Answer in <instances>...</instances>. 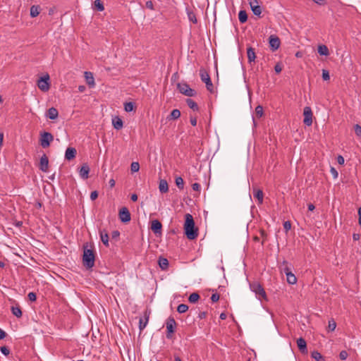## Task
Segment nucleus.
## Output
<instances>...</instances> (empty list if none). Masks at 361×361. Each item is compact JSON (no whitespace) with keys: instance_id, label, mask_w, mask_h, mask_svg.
<instances>
[{"instance_id":"nucleus-1","label":"nucleus","mask_w":361,"mask_h":361,"mask_svg":"<svg viewBox=\"0 0 361 361\" xmlns=\"http://www.w3.org/2000/svg\"><path fill=\"white\" fill-rule=\"evenodd\" d=\"M185 218V233L188 239L194 240L197 237L198 233L197 229L195 228V222L192 216L190 214H186Z\"/></svg>"},{"instance_id":"nucleus-2","label":"nucleus","mask_w":361,"mask_h":361,"mask_svg":"<svg viewBox=\"0 0 361 361\" xmlns=\"http://www.w3.org/2000/svg\"><path fill=\"white\" fill-rule=\"evenodd\" d=\"M95 256L93 250L88 248V245H84L82 262L87 269H91L94 266Z\"/></svg>"},{"instance_id":"nucleus-3","label":"nucleus","mask_w":361,"mask_h":361,"mask_svg":"<svg viewBox=\"0 0 361 361\" xmlns=\"http://www.w3.org/2000/svg\"><path fill=\"white\" fill-rule=\"evenodd\" d=\"M200 76L202 81L206 84L207 90L211 93H213L214 92V88L208 72L204 68H201L200 70Z\"/></svg>"},{"instance_id":"nucleus-4","label":"nucleus","mask_w":361,"mask_h":361,"mask_svg":"<svg viewBox=\"0 0 361 361\" xmlns=\"http://www.w3.org/2000/svg\"><path fill=\"white\" fill-rule=\"evenodd\" d=\"M250 286L251 290L255 293L256 297L259 300H267V295L265 290L259 283L255 282L251 283Z\"/></svg>"},{"instance_id":"nucleus-5","label":"nucleus","mask_w":361,"mask_h":361,"mask_svg":"<svg viewBox=\"0 0 361 361\" xmlns=\"http://www.w3.org/2000/svg\"><path fill=\"white\" fill-rule=\"evenodd\" d=\"M166 338L170 339L172 338L173 334L175 332L176 322L173 317H169L166 322Z\"/></svg>"},{"instance_id":"nucleus-6","label":"nucleus","mask_w":361,"mask_h":361,"mask_svg":"<svg viewBox=\"0 0 361 361\" xmlns=\"http://www.w3.org/2000/svg\"><path fill=\"white\" fill-rule=\"evenodd\" d=\"M37 86L42 92H47L50 88L49 75L46 74L41 77L37 81Z\"/></svg>"},{"instance_id":"nucleus-7","label":"nucleus","mask_w":361,"mask_h":361,"mask_svg":"<svg viewBox=\"0 0 361 361\" xmlns=\"http://www.w3.org/2000/svg\"><path fill=\"white\" fill-rule=\"evenodd\" d=\"M53 140L54 136L50 133L44 132L41 134L39 142L43 148L48 147Z\"/></svg>"},{"instance_id":"nucleus-8","label":"nucleus","mask_w":361,"mask_h":361,"mask_svg":"<svg viewBox=\"0 0 361 361\" xmlns=\"http://www.w3.org/2000/svg\"><path fill=\"white\" fill-rule=\"evenodd\" d=\"M178 89L179 92L188 97H193L195 95V91L190 87L187 83H178Z\"/></svg>"},{"instance_id":"nucleus-9","label":"nucleus","mask_w":361,"mask_h":361,"mask_svg":"<svg viewBox=\"0 0 361 361\" xmlns=\"http://www.w3.org/2000/svg\"><path fill=\"white\" fill-rule=\"evenodd\" d=\"M303 115H304L303 123L306 126H310L312 124V112L311 108L309 106L305 107L304 111H303Z\"/></svg>"},{"instance_id":"nucleus-10","label":"nucleus","mask_w":361,"mask_h":361,"mask_svg":"<svg viewBox=\"0 0 361 361\" xmlns=\"http://www.w3.org/2000/svg\"><path fill=\"white\" fill-rule=\"evenodd\" d=\"M252 13L257 16L262 13V8L259 4L258 0H248Z\"/></svg>"},{"instance_id":"nucleus-11","label":"nucleus","mask_w":361,"mask_h":361,"mask_svg":"<svg viewBox=\"0 0 361 361\" xmlns=\"http://www.w3.org/2000/svg\"><path fill=\"white\" fill-rule=\"evenodd\" d=\"M118 216L120 220L123 223L130 221V213L126 207H123L119 210Z\"/></svg>"},{"instance_id":"nucleus-12","label":"nucleus","mask_w":361,"mask_h":361,"mask_svg":"<svg viewBox=\"0 0 361 361\" xmlns=\"http://www.w3.org/2000/svg\"><path fill=\"white\" fill-rule=\"evenodd\" d=\"M269 46L273 51L278 49L280 47L281 42L279 38L275 35L269 37Z\"/></svg>"},{"instance_id":"nucleus-13","label":"nucleus","mask_w":361,"mask_h":361,"mask_svg":"<svg viewBox=\"0 0 361 361\" xmlns=\"http://www.w3.org/2000/svg\"><path fill=\"white\" fill-rule=\"evenodd\" d=\"M49 168V159L46 154H43L39 161V169L43 172H47Z\"/></svg>"},{"instance_id":"nucleus-14","label":"nucleus","mask_w":361,"mask_h":361,"mask_svg":"<svg viewBox=\"0 0 361 361\" xmlns=\"http://www.w3.org/2000/svg\"><path fill=\"white\" fill-rule=\"evenodd\" d=\"M284 272L286 275L287 282L289 284L293 285V284L296 283L297 279H296L295 276L290 271V269L288 267H286L284 269Z\"/></svg>"},{"instance_id":"nucleus-15","label":"nucleus","mask_w":361,"mask_h":361,"mask_svg":"<svg viewBox=\"0 0 361 361\" xmlns=\"http://www.w3.org/2000/svg\"><path fill=\"white\" fill-rule=\"evenodd\" d=\"M149 312L145 311L144 313V317H141L139 320V328L140 331H142L147 326L149 321Z\"/></svg>"},{"instance_id":"nucleus-16","label":"nucleus","mask_w":361,"mask_h":361,"mask_svg":"<svg viewBox=\"0 0 361 361\" xmlns=\"http://www.w3.org/2000/svg\"><path fill=\"white\" fill-rule=\"evenodd\" d=\"M89 172L90 167L87 164H85L81 166L79 171V174L82 179L85 180L88 178Z\"/></svg>"},{"instance_id":"nucleus-17","label":"nucleus","mask_w":361,"mask_h":361,"mask_svg":"<svg viewBox=\"0 0 361 361\" xmlns=\"http://www.w3.org/2000/svg\"><path fill=\"white\" fill-rule=\"evenodd\" d=\"M297 345H298L299 350L301 351V353H307V343L304 338H299L297 340Z\"/></svg>"},{"instance_id":"nucleus-18","label":"nucleus","mask_w":361,"mask_h":361,"mask_svg":"<svg viewBox=\"0 0 361 361\" xmlns=\"http://www.w3.org/2000/svg\"><path fill=\"white\" fill-rule=\"evenodd\" d=\"M76 149L73 147H68L65 152V158L67 160H71L75 157Z\"/></svg>"},{"instance_id":"nucleus-19","label":"nucleus","mask_w":361,"mask_h":361,"mask_svg":"<svg viewBox=\"0 0 361 361\" xmlns=\"http://www.w3.org/2000/svg\"><path fill=\"white\" fill-rule=\"evenodd\" d=\"M162 225L158 220H153L152 221L151 228L154 233H160L161 231Z\"/></svg>"},{"instance_id":"nucleus-20","label":"nucleus","mask_w":361,"mask_h":361,"mask_svg":"<svg viewBox=\"0 0 361 361\" xmlns=\"http://www.w3.org/2000/svg\"><path fill=\"white\" fill-rule=\"evenodd\" d=\"M58 116H59V112L56 108L51 107L48 109L47 113V116L49 119L54 120L58 118Z\"/></svg>"},{"instance_id":"nucleus-21","label":"nucleus","mask_w":361,"mask_h":361,"mask_svg":"<svg viewBox=\"0 0 361 361\" xmlns=\"http://www.w3.org/2000/svg\"><path fill=\"white\" fill-rule=\"evenodd\" d=\"M112 124L114 126V128L116 130L121 129L123 126V121L118 116H115L114 118H113Z\"/></svg>"},{"instance_id":"nucleus-22","label":"nucleus","mask_w":361,"mask_h":361,"mask_svg":"<svg viewBox=\"0 0 361 361\" xmlns=\"http://www.w3.org/2000/svg\"><path fill=\"white\" fill-rule=\"evenodd\" d=\"M253 196L255 198H256L257 200H258V203L259 204H262L263 202V197H264V194H263V192L262 190H259V189H255L253 190Z\"/></svg>"},{"instance_id":"nucleus-23","label":"nucleus","mask_w":361,"mask_h":361,"mask_svg":"<svg viewBox=\"0 0 361 361\" xmlns=\"http://www.w3.org/2000/svg\"><path fill=\"white\" fill-rule=\"evenodd\" d=\"M159 189L161 193H166L169 191V185L166 180H161L159 181Z\"/></svg>"},{"instance_id":"nucleus-24","label":"nucleus","mask_w":361,"mask_h":361,"mask_svg":"<svg viewBox=\"0 0 361 361\" xmlns=\"http://www.w3.org/2000/svg\"><path fill=\"white\" fill-rule=\"evenodd\" d=\"M85 77L87 83L90 87H94V79L92 73L91 72L86 71V72H85Z\"/></svg>"},{"instance_id":"nucleus-25","label":"nucleus","mask_w":361,"mask_h":361,"mask_svg":"<svg viewBox=\"0 0 361 361\" xmlns=\"http://www.w3.org/2000/svg\"><path fill=\"white\" fill-rule=\"evenodd\" d=\"M247 59L249 63H252L255 61L256 56L255 52L253 48L248 47L247 49Z\"/></svg>"},{"instance_id":"nucleus-26","label":"nucleus","mask_w":361,"mask_h":361,"mask_svg":"<svg viewBox=\"0 0 361 361\" xmlns=\"http://www.w3.org/2000/svg\"><path fill=\"white\" fill-rule=\"evenodd\" d=\"M186 12H187L188 20L190 22L193 23L194 24H196L197 23V20L195 13L188 8H186Z\"/></svg>"},{"instance_id":"nucleus-27","label":"nucleus","mask_w":361,"mask_h":361,"mask_svg":"<svg viewBox=\"0 0 361 361\" xmlns=\"http://www.w3.org/2000/svg\"><path fill=\"white\" fill-rule=\"evenodd\" d=\"M159 265L162 270H166L169 267V261L167 259L164 257H159Z\"/></svg>"},{"instance_id":"nucleus-28","label":"nucleus","mask_w":361,"mask_h":361,"mask_svg":"<svg viewBox=\"0 0 361 361\" xmlns=\"http://www.w3.org/2000/svg\"><path fill=\"white\" fill-rule=\"evenodd\" d=\"M318 53L322 56H328L329 54L328 47L324 44L319 45Z\"/></svg>"},{"instance_id":"nucleus-29","label":"nucleus","mask_w":361,"mask_h":361,"mask_svg":"<svg viewBox=\"0 0 361 361\" xmlns=\"http://www.w3.org/2000/svg\"><path fill=\"white\" fill-rule=\"evenodd\" d=\"M100 238H101V240L102 241L104 245H106V247H108L109 246V235H108V233L104 231H100Z\"/></svg>"},{"instance_id":"nucleus-30","label":"nucleus","mask_w":361,"mask_h":361,"mask_svg":"<svg viewBox=\"0 0 361 361\" xmlns=\"http://www.w3.org/2000/svg\"><path fill=\"white\" fill-rule=\"evenodd\" d=\"M40 8L39 6L33 5L30 8V16L35 18L39 13Z\"/></svg>"},{"instance_id":"nucleus-31","label":"nucleus","mask_w":361,"mask_h":361,"mask_svg":"<svg viewBox=\"0 0 361 361\" xmlns=\"http://www.w3.org/2000/svg\"><path fill=\"white\" fill-rule=\"evenodd\" d=\"M180 116V111L178 109H173L171 114L167 117V119H178Z\"/></svg>"},{"instance_id":"nucleus-32","label":"nucleus","mask_w":361,"mask_h":361,"mask_svg":"<svg viewBox=\"0 0 361 361\" xmlns=\"http://www.w3.org/2000/svg\"><path fill=\"white\" fill-rule=\"evenodd\" d=\"M238 19L241 23H244L247 20V15L245 11H240L238 13Z\"/></svg>"},{"instance_id":"nucleus-33","label":"nucleus","mask_w":361,"mask_h":361,"mask_svg":"<svg viewBox=\"0 0 361 361\" xmlns=\"http://www.w3.org/2000/svg\"><path fill=\"white\" fill-rule=\"evenodd\" d=\"M186 103H187L188 106L193 111L198 110V106H197V103L195 101H193L192 99H187Z\"/></svg>"},{"instance_id":"nucleus-34","label":"nucleus","mask_w":361,"mask_h":361,"mask_svg":"<svg viewBox=\"0 0 361 361\" xmlns=\"http://www.w3.org/2000/svg\"><path fill=\"white\" fill-rule=\"evenodd\" d=\"M311 357L316 361H324L323 356L318 351H313L311 353Z\"/></svg>"},{"instance_id":"nucleus-35","label":"nucleus","mask_w":361,"mask_h":361,"mask_svg":"<svg viewBox=\"0 0 361 361\" xmlns=\"http://www.w3.org/2000/svg\"><path fill=\"white\" fill-rule=\"evenodd\" d=\"M94 6L99 11H103L104 10V6L101 0H95L94 1Z\"/></svg>"},{"instance_id":"nucleus-36","label":"nucleus","mask_w":361,"mask_h":361,"mask_svg":"<svg viewBox=\"0 0 361 361\" xmlns=\"http://www.w3.org/2000/svg\"><path fill=\"white\" fill-rule=\"evenodd\" d=\"M135 109L134 104L131 102H126L124 104V109L126 112H130L133 111Z\"/></svg>"},{"instance_id":"nucleus-37","label":"nucleus","mask_w":361,"mask_h":361,"mask_svg":"<svg viewBox=\"0 0 361 361\" xmlns=\"http://www.w3.org/2000/svg\"><path fill=\"white\" fill-rule=\"evenodd\" d=\"M175 182H176V186L179 189H180V190L183 189V188H184V180H183V179L181 177H177L176 178Z\"/></svg>"},{"instance_id":"nucleus-38","label":"nucleus","mask_w":361,"mask_h":361,"mask_svg":"<svg viewBox=\"0 0 361 361\" xmlns=\"http://www.w3.org/2000/svg\"><path fill=\"white\" fill-rule=\"evenodd\" d=\"M199 298H200V295H198V293H193L190 295L188 300L192 303H195L199 300Z\"/></svg>"},{"instance_id":"nucleus-39","label":"nucleus","mask_w":361,"mask_h":361,"mask_svg":"<svg viewBox=\"0 0 361 361\" xmlns=\"http://www.w3.org/2000/svg\"><path fill=\"white\" fill-rule=\"evenodd\" d=\"M11 311L12 313L17 317H20L22 316L21 310L18 307H12Z\"/></svg>"},{"instance_id":"nucleus-40","label":"nucleus","mask_w":361,"mask_h":361,"mask_svg":"<svg viewBox=\"0 0 361 361\" xmlns=\"http://www.w3.org/2000/svg\"><path fill=\"white\" fill-rule=\"evenodd\" d=\"M188 306L185 304H180L177 307V311L179 313H185V312L188 311Z\"/></svg>"},{"instance_id":"nucleus-41","label":"nucleus","mask_w":361,"mask_h":361,"mask_svg":"<svg viewBox=\"0 0 361 361\" xmlns=\"http://www.w3.org/2000/svg\"><path fill=\"white\" fill-rule=\"evenodd\" d=\"M140 169V164L138 162L134 161L130 165L131 172L135 173L137 172Z\"/></svg>"},{"instance_id":"nucleus-42","label":"nucleus","mask_w":361,"mask_h":361,"mask_svg":"<svg viewBox=\"0 0 361 361\" xmlns=\"http://www.w3.org/2000/svg\"><path fill=\"white\" fill-rule=\"evenodd\" d=\"M336 327V323L335 322V321L334 319L329 321L328 328H329V331H334Z\"/></svg>"},{"instance_id":"nucleus-43","label":"nucleus","mask_w":361,"mask_h":361,"mask_svg":"<svg viewBox=\"0 0 361 361\" xmlns=\"http://www.w3.org/2000/svg\"><path fill=\"white\" fill-rule=\"evenodd\" d=\"M255 114L258 117H261L263 115V108L262 106H257L255 108Z\"/></svg>"},{"instance_id":"nucleus-44","label":"nucleus","mask_w":361,"mask_h":361,"mask_svg":"<svg viewBox=\"0 0 361 361\" xmlns=\"http://www.w3.org/2000/svg\"><path fill=\"white\" fill-rule=\"evenodd\" d=\"M322 78L324 80H329L330 79V75L327 70H322Z\"/></svg>"},{"instance_id":"nucleus-45","label":"nucleus","mask_w":361,"mask_h":361,"mask_svg":"<svg viewBox=\"0 0 361 361\" xmlns=\"http://www.w3.org/2000/svg\"><path fill=\"white\" fill-rule=\"evenodd\" d=\"M354 130H355V134L358 137H361V126L359 124L355 125Z\"/></svg>"},{"instance_id":"nucleus-46","label":"nucleus","mask_w":361,"mask_h":361,"mask_svg":"<svg viewBox=\"0 0 361 361\" xmlns=\"http://www.w3.org/2000/svg\"><path fill=\"white\" fill-rule=\"evenodd\" d=\"M0 351L6 356L8 355L10 353V350L6 346L0 347Z\"/></svg>"},{"instance_id":"nucleus-47","label":"nucleus","mask_w":361,"mask_h":361,"mask_svg":"<svg viewBox=\"0 0 361 361\" xmlns=\"http://www.w3.org/2000/svg\"><path fill=\"white\" fill-rule=\"evenodd\" d=\"M282 65L280 63H278L274 66V71L276 73H280L282 71Z\"/></svg>"},{"instance_id":"nucleus-48","label":"nucleus","mask_w":361,"mask_h":361,"mask_svg":"<svg viewBox=\"0 0 361 361\" xmlns=\"http://www.w3.org/2000/svg\"><path fill=\"white\" fill-rule=\"evenodd\" d=\"M27 297H28V299L32 301V302H34L37 299V296H36V294L33 292H30L28 293L27 295Z\"/></svg>"},{"instance_id":"nucleus-49","label":"nucleus","mask_w":361,"mask_h":361,"mask_svg":"<svg viewBox=\"0 0 361 361\" xmlns=\"http://www.w3.org/2000/svg\"><path fill=\"white\" fill-rule=\"evenodd\" d=\"M348 353L345 350H342L339 354V357L341 360H345L348 357Z\"/></svg>"},{"instance_id":"nucleus-50","label":"nucleus","mask_w":361,"mask_h":361,"mask_svg":"<svg viewBox=\"0 0 361 361\" xmlns=\"http://www.w3.org/2000/svg\"><path fill=\"white\" fill-rule=\"evenodd\" d=\"M219 295L218 293H214L212 295V297H211V300L213 302H217L219 300Z\"/></svg>"},{"instance_id":"nucleus-51","label":"nucleus","mask_w":361,"mask_h":361,"mask_svg":"<svg viewBox=\"0 0 361 361\" xmlns=\"http://www.w3.org/2000/svg\"><path fill=\"white\" fill-rule=\"evenodd\" d=\"M192 188L193 190L200 192V189H201V186H200V185L199 183H193L192 185Z\"/></svg>"},{"instance_id":"nucleus-52","label":"nucleus","mask_w":361,"mask_h":361,"mask_svg":"<svg viewBox=\"0 0 361 361\" xmlns=\"http://www.w3.org/2000/svg\"><path fill=\"white\" fill-rule=\"evenodd\" d=\"M283 228L286 231H289L291 228L290 221H285L283 224Z\"/></svg>"},{"instance_id":"nucleus-53","label":"nucleus","mask_w":361,"mask_h":361,"mask_svg":"<svg viewBox=\"0 0 361 361\" xmlns=\"http://www.w3.org/2000/svg\"><path fill=\"white\" fill-rule=\"evenodd\" d=\"M98 197V192L97 191H93L91 192L90 194V199L91 200H94L97 198Z\"/></svg>"},{"instance_id":"nucleus-54","label":"nucleus","mask_w":361,"mask_h":361,"mask_svg":"<svg viewBox=\"0 0 361 361\" xmlns=\"http://www.w3.org/2000/svg\"><path fill=\"white\" fill-rule=\"evenodd\" d=\"M344 158L341 156V155H338V157H337V162L341 164V165H343L344 164Z\"/></svg>"},{"instance_id":"nucleus-55","label":"nucleus","mask_w":361,"mask_h":361,"mask_svg":"<svg viewBox=\"0 0 361 361\" xmlns=\"http://www.w3.org/2000/svg\"><path fill=\"white\" fill-rule=\"evenodd\" d=\"M331 173L333 175L334 178H338V172H337V171L334 168L332 167L331 169Z\"/></svg>"},{"instance_id":"nucleus-56","label":"nucleus","mask_w":361,"mask_h":361,"mask_svg":"<svg viewBox=\"0 0 361 361\" xmlns=\"http://www.w3.org/2000/svg\"><path fill=\"white\" fill-rule=\"evenodd\" d=\"M146 6L151 10L154 9L153 3L151 1L146 2Z\"/></svg>"},{"instance_id":"nucleus-57","label":"nucleus","mask_w":361,"mask_h":361,"mask_svg":"<svg viewBox=\"0 0 361 361\" xmlns=\"http://www.w3.org/2000/svg\"><path fill=\"white\" fill-rule=\"evenodd\" d=\"M190 123L192 126H195L197 125V118L195 117H190Z\"/></svg>"},{"instance_id":"nucleus-58","label":"nucleus","mask_w":361,"mask_h":361,"mask_svg":"<svg viewBox=\"0 0 361 361\" xmlns=\"http://www.w3.org/2000/svg\"><path fill=\"white\" fill-rule=\"evenodd\" d=\"M6 337V332L0 329V339H4Z\"/></svg>"},{"instance_id":"nucleus-59","label":"nucleus","mask_w":361,"mask_h":361,"mask_svg":"<svg viewBox=\"0 0 361 361\" xmlns=\"http://www.w3.org/2000/svg\"><path fill=\"white\" fill-rule=\"evenodd\" d=\"M360 238V235L358 233H353V238L354 240H358Z\"/></svg>"},{"instance_id":"nucleus-60","label":"nucleus","mask_w":361,"mask_h":361,"mask_svg":"<svg viewBox=\"0 0 361 361\" xmlns=\"http://www.w3.org/2000/svg\"><path fill=\"white\" fill-rule=\"evenodd\" d=\"M109 183L111 188H114L115 186V180L113 178L109 180Z\"/></svg>"},{"instance_id":"nucleus-61","label":"nucleus","mask_w":361,"mask_h":361,"mask_svg":"<svg viewBox=\"0 0 361 361\" xmlns=\"http://www.w3.org/2000/svg\"><path fill=\"white\" fill-rule=\"evenodd\" d=\"M130 198L132 201L135 202L137 200V195L136 194H133L131 195Z\"/></svg>"},{"instance_id":"nucleus-62","label":"nucleus","mask_w":361,"mask_h":361,"mask_svg":"<svg viewBox=\"0 0 361 361\" xmlns=\"http://www.w3.org/2000/svg\"><path fill=\"white\" fill-rule=\"evenodd\" d=\"M359 224L361 226V207L358 209Z\"/></svg>"},{"instance_id":"nucleus-63","label":"nucleus","mask_w":361,"mask_h":361,"mask_svg":"<svg viewBox=\"0 0 361 361\" xmlns=\"http://www.w3.org/2000/svg\"><path fill=\"white\" fill-rule=\"evenodd\" d=\"M86 87L84 85H80L78 87V90L80 92H83L85 90Z\"/></svg>"},{"instance_id":"nucleus-64","label":"nucleus","mask_w":361,"mask_h":361,"mask_svg":"<svg viewBox=\"0 0 361 361\" xmlns=\"http://www.w3.org/2000/svg\"><path fill=\"white\" fill-rule=\"evenodd\" d=\"M314 209H315V207L313 204H308V210L309 211H313Z\"/></svg>"}]
</instances>
